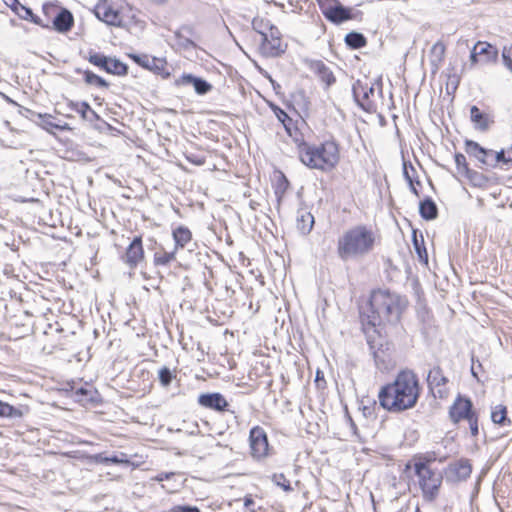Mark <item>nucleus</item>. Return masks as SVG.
Here are the masks:
<instances>
[{
	"instance_id": "nucleus-1",
	"label": "nucleus",
	"mask_w": 512,
	"mask_h": 512,
	"mask_svg": "<svg viewBox=\"0 0 512 512\" xmlns=\"http://www.w3.org/2000/svg\"><path fill=\"white\" fill-rule=\"evenodd\" d=\"M407 305L405 296L386 289L374 290L366 306L360 310L365 333L371 329L380 336L381 326L397 325Z\"/></svg>"
},
{
	"instance_id": "nucleus-2",
	"label": "nucleus",
	"mask_w": 512,
	"mask_h": 512,
	"mask_svg": "<svg viewBox=\"0 0 512 512\" xmlns=\"http://www.w3.org/2000/svg\"><path fill=\"white\" fill-rule=\"evenodd\" d=\"M421 393L418 376L409 369L401 370L392 383L378 392L379 405L390 413H402L416 406Z\"/></svg>"
},
{
	"instance_id": "nucleus-3",
	"label": "nucleus",
	"mask_w": 512,
	"mask_h": 512,
	"mask_svg": "<svg viewBox=\"0 0 512 512\" xmlns=\"http://www.w3.org/2000/svg\"><path fill=\"white\" fill-rule=\"evenodd\" d=\"M300 161L310 169L331 171L340 161L339 144L329 139L320 144H309L304 139H296Z\"/></svg>"
},
{
	"instance_id": "nucleus-4",
	"label": "nucleus",
	"mask_w": 512,
	"mask_h": 512,
	"mask_svg": "<svg viewBox=\"0 0 512 512\" xmlns=\"http://www.w3.org/2000/svg\"><path fill=\"white\" fill-rule=\"evenodd\" d=\"M374 245V232L366 225H356L338 238L337 255L344 262L362 259L373 251Z\"/></svg>"
},
{
	"instance_id": "nucleus-5",
	"label": "nucleus",
	"mask_w": 512,
	"mask_h": 512,
	"mask_svg": "<svg viewBox=\"0 0 512 512\" xmlns=\"http://www.w3.org/2000/svg\"><path fill=\"white\" fill-rule=\"evenodd\" d=\"M414 471L418 477L424 500L434 501L438 497L444 474L433 469H426L423 464H414Z\"/></svg>"
},
{
	"instance_id": "nucleus-6",
	"label": "nucleus",
	"mask_w": 512,
	"mask_h": 512,
	"mask_svg": "<svg viewBox=\"0 0 512 512\" xmlns=\"http://www.w3.org/2000/svg\"><path fill=\"white\" fill-rule=\"evenodd\" d=\"M261 24L264 26L265 29H268V32L262 29H257L255 26V22L253 23V28L261 35V54L265 57L273 58L279 57L282 54H284L287 45L282 44L281 33L279 29L275 25L271 24L269 21H267L265 24H263V21H261Z\"/></svg>"
},
{
	"instance_id": "nucleus-7",
	"label": "nucleus",
	"mask_w": 512,
	"mask_h": 512,
	"mask_svg": "<svg viewBox=\"0 0 512 512\" xmlns=\"http://www.w3.org/2000/svg\"><path fill=\"white\" fill-rule=\"evenodd\" d=\"M87 59L94 66L112 75L126 76L129 72L128 65L116 57L106 56L91 50Z\"/></svg>"
},
{
	"instance_id": "nucleus-8",
	"label": "nucleus",
	"mask_w": 512,
	"mask_h": 512,
	"mask_svg": "<svg viewBox=\"0 0 512 512\" xmlns=\"http://www.w3.org/2000/svg\"><path fill=\"white\" fill-rule=\"evenodd\" d=\"M250 455L255 460H263L269 455V442L265 430L254 426L249 431Z\"/></svg>"
},
{
	"instance_id": "nucleus-9",
	"label": "nucleus",
	"mask_w": 512,
	"mask_h": 512,
	"mask_svg": "<svg viewBox=\"0 0 512 512\" xmlns=\"http://www.w3.org/2000/svg\"><path fill=\"white\" fill-rule=\"evenodd\" d=\"M319 7L324 17L333 24L339 25L354 18L352 8L338 0H330V3L319 1Z\"/></svg>"
},
{
	"instance_id": "nucleus-10",
	"label": "nucleus",
	"mask_w": 512,
	"mask_h": 512,
	"mask_svg": "<svg viewBox=\"0 0 512 512\" xmlns=\"http://www.w3.org/2000/svg\"><path fill=\"white\" fill-rule=\"evenodd\" d=\"M448 413L451 422L458 424L463 420L467 421L476 413V411L474 410L473 402L469 397L458 394L452 405L449 407Z\"/></svg>"
},
{
	"instance_id": "nucleus-11",
	"label": "nucleus",
	"mask_w": 512,
	"mask_h": 512,
	"mask_svg": "<svg viewBox=\"0 0 512 512\" xmlns=\"http://www.w3.org/2000/svg\"><path fill=\"white\" fill-rule=\"evenodd\" d=\"M472 473V465L469 459L461 458L450 463L444 470V478L447 483L456 484L466 481Z\"/></svg>"
},
{
	"instance_id": "nucleus-12",
	"label": "nucleus",
	"mask_w": 512,
	"mask_h": 512,
	"mask_svg": "<svg viewBox=\"0 0 512 512\" xmlns=\"http://www.w3.org/2000/svg\"><path fill=\"white\" fill-rule=\"evenodd\" d=\"M448 378L444 375L443 369L436 365L427 375V385L434 398L445 399L447 398L449 391L446 388Z\"/></svg>"
},
{
	"instance_id": "nucleus-13",
	"label": "nucleus",
	"mask_w": 512,
	"mask_h": 512,
	"mask_svg": "<svg viewBox=\"0 0 512 512\" xmlns=\"http://www.w3.org/2000/svg\"><path fill=\"white\" fill-rule=\"evenodd\" d=\"M130 58L139 66L162 76L164 79L170 77V72L167 70V62L165 59L151 57L146 54H130Z\"/></svg>"
},
{
	"instance_id": "nucleus-14",
	"label": "nucleus",
	"mask_w": 512,
	"mask_h": 512,
	"mask_svg": "<svg viewBox=\"0 0 512 512\" xmlns=\"http://www.w3.org/2000/svg\"><path fill=\"white\" fill-rule=\"evenodd\" d=\"M373 85H369L367 82L357 80L352 86V94L357 105L364 111H371L373 108L369 101L370 95L374 94Z\"/></svg>"
},
{
	"instance_id": "nucleus-15",
	"label": "nucleus",
	"mask_w": 512,
	"mask_h": 512,
	"mask_svg": "<svg viewBox=\"0 0 512 512\" xmlns=\"http://www.w3.org/2000/svg\"><path fill=\"white\" fill-rule=\"evenodd\" d=\"M175 86H192L198 95H206L212 91L213 86L202 77L195 76L190 73H183L174 82Z\"/></svg>"
},
{
	"instance_id": "nucleus-16",
	"label": "nucleus",
	"mask_w": 512,
	"mask_h": 512,
	"mask_svg": "<svg viewBox=\"0 0 512 512\" xmlns=\"http://www.w3.org/2000/svg\"><path fill=\"white\" fill-rule=\"evenodd\" d=\"M144 259V248L142 243V236L138 235L133 238L128 247L126 248L123 261L129 268L134 269Z\"/></svg>"
},
{
	"instance_id": "nucleus-17",
	"label": "nucleus",
	"mask_w": 512,
	"mask_h": 512,
	"mask_svg": "<svg viewBox=\"0 0 512 512\" xmlns=\"http://www.w3.org/2000/svg\"><path fill=\"white\" fill-rule=\"evenodd\" d=\"M198 404L204 408L214 410L216 412H224L228 410V402L219 392L202 393L198 396Z\"/></svg>"
},
{
	"instance_id": "nucleus-18",
	"label": "nucleus",
	"mask_w": 512,
	"mask_h": 512,
	"mask_svg": "<svg viewBox=\"0 0 512 512\" xmlns=\"http://www.w3.org/2000/svg\"><path fill=\"white\" fill-rule=\"evenodd\" d=\"M95 16L104 23L120 27L122 25V16L120 12L107 3H98L94 8Z\"/></svg>"
},
{
	"instance_id": "nucleus-19",
	"label": "nucleus",
	"mask_w": 512,
	"mask_h": 512,
	"mask_svg": "<svg viewBox=\"0 0 512 512\" xmlns=\"http://www.w3.org/2000/svg\"><path fill=\"white\" fill-rule=\"evenodd\" d=\"M465 151L469 156L475 157L481 164L494 167V164H491L493 150L486 149L473 140H466Z\"/></svg>"
},
{
	"instance_id": "nucleus-20",
	"label": "nucleus",
	"mask_w": 512,
	"mask_h": 512,
	"mask_svg": "<svg viewBox=\"0 0 512 512\" xmlns=\"http://www.w3.org/2000/svg\"><path fill=\"white\" fill-rule=\"evenodd\" d=\"M272 109L277 119L283 124L286 133L292 138L295 144L296 139H304L303 134L300 132L294 120L282 108L274 105Z\"/></svg>"
},
{
	"instance_id": "nucleus-21",
	"label": "nucleus",
	"mask_w": 512,
	"mask_h": 512,
	"mask_svg": "<svg viewBox=\"0 0 512 512\" xmlns=\"http://www.w3.org/2000/svg\"><path fill=\"white\" fill-rule=\"evenodd\" d=\"M53 29L59 33L69 32L74 25V17L71 11L60 8L52 21Z\"/></svg>"
},
{
	"instance_id": "nucleus-22",
	"label": "nucleus",
	"mask_w": 512,
	"mask_h": 512,
	"mask_svg": "<svg viewBox=\"0 0 512 512\" xmlns=\"http://www.w3.org/2000/svg\"><path fill=\"white\" fill-rule=\"evenodd\" d=\"M23 110H24V113H22V114L25 117L34 121L35 123H37L39 126H41L43 129H45L47 131H51V129H53V128L60 129V130L64 129L63 126L52 122L53 116L50 114L36 113L28 108H23Z\"/></svg>"
},
{
	"instance_id": "nucleus-23",
	"label": "nucleus",
	"mask_w": 512,
	"mask_h": 512,
	"mask_svg": "<svg viewBox=\"0 0 512 512\" xmlns=\"http://www.w3.org/2000/svg\"><path fill=\"white\" fill-rule=\"evenodd\" d=\"M90 460L97 464H115V465H124L128 466L130 465V460L128 458V455L126 453L120 452L115 453L111 456H106L104 453H98L90 456Z\"/></svg>"
},
{
	"instance_id": "nucleus-24",
	"label": "nucleus",
	"mask_w": 512,
	"mask_h": 512,
	"mask_svg": "<svg viewBox=\"0 0 512 512\" xmlns=\"http://www.w3.org/2000/svg\"><path fill=\"white\" fill-rule=\"evenodd\" d=\"M310 68L326 85V88H329L336 82V78L332 70L323 61H312Z\"/></svg>"
},
{
	"instance_id": "nucleus-25",
	"label": "nucleus",
	"mask_w": 512,
	"mask_h": 512,
	"mask_svg": "<svg viewBox=\"0 0 512 512\" xmlns=\"http://www.w3.org/2000/svg\"><path fill=\"white\" fill-rule=\"evenodd\" d=\"M470 119L474 123L475 128L480 131H487L490 124L494 121L489 115L482 112L476 105L470 107Z\"/></svg>"
},
{
	"instance_id": "nucleus-26",
	"label": "nucleus",
	"mask_w": 512,
	"mask_h": 512,
	"mask_svg": "<svg viewBox=\"0 0 512 512\" xmlns=\"http://www.w3.org/2000/svg\"><path fill=\"white\" fill-rule=\"evenodd\" d=\"M69 107L80 114L81 118L83 120H86L88 122H95L100 119L99 115L91 108L88 102L82 101V102H73L71 101L69 103Z\"/></svg>"
},
{
	"instance_id": "nucleus-27",
	"label": "nucleus",
	"mask_w": 512,
	"mask_h": 512,
	"mask_svg": "<svg viewBox=\"0 0 512 512\" xmlns=\"http://www.w3.org/2000/svg\"><path fill=\"white\" fill-rule=\"evenodd\" d=\"M367 343L369 345L371 354L373 355L376 366L379 369L386 368L387 354L383 349V343L379 342L376 344L375 340L371 339V336H367Z\"/></svg>"
},
{
	"instance_id": "nucleus-28",
	"label": "nucleus",
	"mask_w": 512,
	"mask_h": 512,
	"mask_svg": "<svg viewBox=\"0 0 512 512\" xmlns=\"http://www.w3.org/2000/svg\"><path fill=\"white\" fill-rule=\"evenodd\" d=\"M314 223V216L310 212L303 209L298 211L296 226L302 235H308L313 229Z\"/></svg>"
},
{
	"instance_id": "nucleus-29",
	"label": "nucleus",
	"mask_w": 512,
	"mask_h": 512,
	"mask_svg": "<svg viewBox=\"0 0 512 512\" xmlns=\"http://www.w3.org/2000/svg\"><path fill=\"white\" fill-rule=\"evenodd\" d=\"M175 242L174 250L185 248L192 241V233L188 227L180 225L172 231Z\"/></svg>"
},
{
	"instance_id": "nucleus-30",
	"label": "nucleus",
	"mask_w": 512,
	"mask_h": 512,
	"mask_svg": "<svg viewBox=\"0 0 512 512\" xmlns=\"http://www.w3.org/2000/svg\"><path fill=\"white\" fill-rule=\"evenodd\" d=\"M419 214L426 221H431L437 218L438 207L431 197L427 196L420 201Z\"/></svg>"
},
{
	"instance_id": "nucleus-31",
	"label": "nucleus",
	"mask_w": 512,
	"mask_h": 512,
	"mask_svg": "<svg viewBox=\"0 0 512 512\" xmlns=\"http://www.w3.org/2000/svg\"><path fill=\"white\" fill-rule=\"evenodd\" d=\"M75 72L77 74H83L84 76V82L87 85L96 86L98 88H108L109 83L102 78L101 76L95 74L94 72L90 70H82L81 68H76Z\"/></svg>"
},
{
	"instance_id": "nucleus-32",
	"label": "nucleus",
	"mask_w": 512,
	"mask_h": 512,
	"mask_svg": "<svg viewBox=\"0 0 512 512\" xmlns=\"http://www.w3.org/2000/svg\"><path fill=\"white\" fill-rule=\"evenodd\" d=\"M491 421L500 426L511 425V420L507 416V407L502 404H498L492 407L491 410Z\"/></svg>"
},
{
	"instance_id": "nucleus-33",
	"label": "nucleus",
	"mask_w": 512,
	"mask_h": 512,
	"mask_svg": "<svg viewBox=\"0 0 512 512\" xmlns=\"http://www.w3.org/2000/svg\"><path fill=\"white\" fill-rule=\"evenodd\" d=\"M412 242L419 261L424 264H428V253L422 234H420L418 237L416 230H414L412 234Z\"/></svg>"
},
{
	"instance_id": "nucleus-34",
	"label": "nucleus",
	"mask_w": 512,
	"mask_h": 512,
	"mask_svg": "<svg viewBox=\"0 0 512 512\" xmlns=\"http://www.w3.org/2000/svg\"><path fill=\"white\" fill-rule=\"evenodd\" d=\"M23 415L22 407H15L0 400V418L20 419Z\"/></svg>"
},
{
	"instance_id": "nucleus-35",
	"label": "nucleus",
	"mask_w": 512,
	"mask_h": 512,
	"mask_svg": "<svg viewBox=\"0 0 512 512\" xmlns=\"http://www.w3.org/2000/svg\"><path fill=\"white\" fill-rule=\"evenodd\" d=\"M344 41L349 48L354 50L363 48L367 45L366 37L362 33L356 31H351L346 34Z\"/></svg>"
},
{
	"instance_id": "nucleus-36",
	"label": "nucleus",
	"mask_w": 512,
	"mask_h": 512,
	"mask_svg": "<svg viewBox=\"0 0 512 512\" xmlns=\"http://www.w3.org/2000/svg\"><path fill=\"white\" fill-rule=\"evenodd\" d=\"M11 10L21 19L32 17V9L23 5L19 0H3Z\"/></svg>"
},
{
	"instance_id": "nucleus-37",
	"label": "nucleus",
	"mask_w": 512,
	"mask_h": 512,
	"mask_svg": "<svg viewBox=\"0 0 512 512\" xmlns=\"http://www.w3.org/2000/svg\"><path fill=\"white\" fill-rule=\"evenodd\" d=\"M475 45H480L479 49H477V52L480 56H483L485 59V62H494L498 58V50L493 45L487 43L478 41Z\"/></svg>"
},
{
	"instance_id": "nucleus-38",
	"label": "nucleus",
	"mask_w": 512,
	"mask_h": 512,
	"mask_svg": "<svg viewBox=\"0 0 512 512\" xmlns=\"http://www.w3.org/2000/svg\"><path fill=\"white\" fill-rule=\"evenodd\" d=\"M177 372L176 370H171L167 366H163L158 370V380L161 386L167 388L170 386L172 381L176 378Z\"/></svg>"
},
{
	"instance_id": "nucleus-39",
	"label": "nucleus",
	"mask_w": 512,
	"mask_h": 512,
	"mask_svg": "<svg viewBox=\"0 0 512 512\" xmlns=\"http://www.w3.org/2000/svg\"><path fill=\"white\" fill-rule=\"evenodd\" d=\"M176 251L173 250L171 252H155L153 257V262L155 266H166L171 261L175 259Z\"/></svg>"
},
{
	"instance_id": "nucleus-40",
	"label": "nucleus",
	"mask_w": 512,
	"mask_h": 512,
	"mask_svg": "<svg viewBox=\"0 0 512 512\" xmlns=\"http://www.w3.org/2000/svg\"><path fill=\"white\" fill-rule=\"evenodd\" d=\"M174 37L177 45L184 50L195 49L197 47L196 43L191 38L184 35L179 29L174 32Z\"/></svg>"
},
{
	"instance_id": "nucleus-41",
	"label": "nucleus",
	"mask_w": 512,
	"mask_h": 512,
	"mask_svg": "<svg viewBox=\"0 0 512 512\" xmlns=\"http://www.w3.org/2000/svg\"><path fill=\"white\" fill-rule=\"evenodd\" d=\"M445 51V45L441 41L436 42L431 48L432 63L441 62L444 59Z\"/></svg>"
},
{
	"instance_id": "nucleus-42",
	"label": "nucleus",
	"mask_w": 512,
	"mask_h": 512,
	"mask_svg": "<svg viewBox=\"0 0 512 512\" xmlns=\"http://www.w3.org/2000/svg\"><path fill=\"white\" fill-rule=\"evenodd\" d=\"M272 482L278 487L282 488L285 492L293 491L290 481L286 479L283 473H275L271 477Z\"/></svg>"
},
{
	"instance_id": "nucleus-43",
	"label": "nucleus",
	"mask_w": 512,
	"mask_h": 512,
	"mask_svg": "<svg viewBox=\"0 0 512 512\" xmlns=\"http://www.w3.org/2000/svg\"><path fill=\"white\" fill-rule=\"evenodd\" d=\"M288 187H289V181L287 180V178L284 175H282V177L277 182V185L275 188V195L277 198L278 207L280 206L281 199H282L283 195L285 194V192L287 191Z\"/></svg>"
},
{
	"instance_id": "nucleus-44",
	"label": "nucleus",
	"mask_w": 512,
	"mask_h": 512,
	"mask_svg": "<svg viewBox=\"0 0 512 512\" xmlns=\"http://www.w3.org/2000/svg\"><path fill=\"white\" fill-rule=\"evenodd\" d=\"M454 159L456 168L460 174L464 175L466 172L469 171L470 168L468 167L465 155H463L462 153H456Z\"/></svg>"
},
{
	"instance_id": "nucleus-45",
	"label": "nucleus",
	"mask_w": 512,
	"mask_h": 512,
	"mask_svg": "<svg viewBox=\"0 0 512 512\" xmlns=\"http://www.w3.org/2000/svg\"><path fill=\"white\" fill-rule=\"evenodd\" d=\"M497 163L512 165V156L509 155L506 157L505 151L503 149L496 153L493 152V156L491 158V164H494V167H495Z\"/></svg>"
},
{
	"instance_id": "nucleus-46",
	"label": "nucleus",
	"mask_w": 512,
	"mask_h": 512,
	"mask_svg": "<svg viewBox=\"0 0 512 512\" xmlns=\"http://www.w3.org/2000/svg\"><path fill=\"white\" fill-rule=\"evenodd\" d=\"M78 396H82V400H85L87 402L96 403L98 400V393L97 391L88 390L85 388H79L76 392Z\"/></svg>"
},
{
	"instance_id": "nucleus-47",
	"label": "nucleus",
	"mask_w": 512,
	"mask_h": 512,
	"mask_svg": "<svg viewBox=\"0 0 512 512\" xmlns=\"http://www.w3.org/2000/svg\"><path fill=\"white\" fill-rule=\"evenodd\" d=\"M464 176L466 178L469 179V181L474 185V186H481L483 184V182L485 181V177L483 174L477 172V171H474L472 169H469L468 172H466L464 174Z\"/></svg>"
},
{
	"instance_id": "nucleus-48",
	"label": "nucleus",
	"mask_w": 512,
	"mask_h": 512,
	"mask_svg": "<svg viewBox=\"0 0 512 512\" xmlns=\"http://www.w3.org/2000/svg\"><path fill=\"white\" fill-rule=\"evenodd\" d=\"M416 174V169L409 161H403V176L407 183L414 181V176Z\"/></svg>"
},
{
	"instance_id": "nucleus-49",
	"label": "nucleus",
	"mask_w": 512,
	"mask_h": 512,
	"mask_svg": "<svg viewBox=\"0 0 512 512\" xmlns=\"http://www.w3.org/2000/svg\"><path fill=\"white\" fill-rule=\"evenodd\" d=\"M436 461V454L435 452L427 453L425 455H422L419 457V460L416 461L414 464H423L426 469H432L430 465Z\"/></svg>"
},
{
	"instance_id": "nucleus-50",
	"label": "nucleus",
	"mask_w": 512,
	"mask_h": 512,
	"mask_svg": "<svg viewBox=\"0 0 512 512\" xmlns=\"http://www.w3.org/2000/svg\"><path fill=\"white\" fill-rule=\"evenodd\" d=\"M504 65L512 72V47H504L502 51Z\"/></svg>"
},
{
	"instance_id": "nucleus-51",
	"label": "nucleus",
	"mask_w": 512,
	"mask_h": 512,
	"mask_svg": "<svg viewBox=\"0 0 512 512\" xmlns=\"http://www.w3.org/2000/svg\"><path fill=\"white\" fill-rule=\"evenodd\" d=\"M470 432L471 435L476 437L479 434V427H478V414L475 413L472 417H470L468 420Z\"/></svg>"
},
{
	"instance_id": "nucleus-52",
	"label": "nucleus",
	"mask_w": 512,
	"mask_h": 512,
	"mask_svg": "<svg viewBox=\"0 0 512 512\" xmlns=\"http://www.w3.org/2000/svg\"><path fill=\"white\" fill-rule=\"evenodd\" d=\"M169 512H201L197 506L192 505H176Z\"/></svg>"
},
{
	"instance_id": "nucleus-53",
	"label": "nucleus",
	"mask_w": 512,
	"mask_h": 512,
	"mask_svg": "<svg viewBox=\"0 0 512 512\" xmlns=\"http://www.w3.org/2000/svg\"><path fill=\"white\" fill-rule=\"evenodd\" d=\"M471 362V374L474 378H476L479 381L478 369H482V364L478 359L475 358L474 354L471 355Z\"/></svg>"
},
{
	"instance_id": "nucleus-54",
	"label": "nucleus",
	"mask_w": 512,
	"mask_h": 512,
	"mask_svg": "<svg viewBox=\"0 0 512 512\" xmlns=\"http://www.w3.org/2000/svg\"><path fill=\"white\" fill-rule=\"evenodd\" d=\"M317 388L324 389L326 387V380L324 378V373L321 370L316 371L315 380H314Z\"/></svg>"
},
{
	"instance_id": "nucleus-55",
	"label": "nucleus",
	"mask_w": 512,
	"mask_h": 512,
	"mask_svg": "<svg viewBox=\"0 0 512 512\" xmlns=\"http://www.w3.org/2000/svg\"><path fill=\"white\" fill-rule=\"evenodd\" d=\"M179 30L182 31L183 34L188 36L189 38L195 35V30L190 25H183V26L180 27Z\"/></svg>"
},
{
	"instance_id": "nucleus-56",
	"label": "nucleus",
	"mask_w": 512,
	"mask_h": 512,
	"mask_svg": "<svg viewBox=\"0 0 512 512\" xmlns=\"http://www.w3.org/2000/svg\"><path fill=\"white\" fill-rule=\"evenodd\" d=\"M376 404H377V403H376V401H375V400H373V402H372V405H371V406H366V405H365V406H363V414H364L365 416H370V417H371V416H373V413H374V409H375V407H376Z\"/></svg>"
},
{
	"instance_id": "nucleus-57",
	"label": "nucleus",
	"mask_w": 512,
	"mask_h": 512,
	"mask_svg": "<svg viewBox=\"0 0 512 512\" xmlns=\"http://www.w3.org/2000/svg\"><path fill=\"white\" fill-rule=\"evenodd\" d=\"M480 45H474V47L471 50L470 53V61L472 64H476L478 62V56H480L477 52V49H479Z\"/></svg>"
},
{
	"instance_id": "nucleus-58",
	"label": "nucleus",
	"mask_w": 512,
	"mask_h": 512,
	"mask_svg": "<svg viewBox=\"0 0 512 512\" xmlns=\"http://www.w3.org/2000/svg\"><path fill=\"white\" fill-rule=\"evenodd\" d=\"M187 160L195 165H203L205 163V159L203 157L198 156H187Z\"/></svg>"
},
{
	"instance_id": "nucleus-59",
	"label": "nucleus",
	"mask_w": 512,
	"mask_h": 512,
	"mask_svg": "<svg viewBox=\"0 0 512 512\" xmlns=\"http://www.w3.org/2000/svg\"><path fill=\"white\" fill-rule=\"evenodd\" d=\"M254 504H255V502L251 496H246L244 498V506L245 507L250 508V507L254 506Z\"/></svg>"
},
{
	"instance_id": "nucleus-60",
	"label": "nucleus",
	"mask_w": 512,
	"mask_h": 512,
	"mask_svg": "<svg viewBox=\"0 0 512 512\" xmlns=\"http://www.w3.org/2000/svg\"><path fill=\"white\" fill-rule=\"evenodd\" d=\"M408 184H409L410 191H411L415 196L419 197V196H420V194H419L418 189H417V188H416V186L414 185V181H412V182H410V183H408Z\"/></svg>"
},
{
	"instance_id": "nucleus-61",
	"label": "nucleus",
	"mask_w": 512,
	"mask_h": 512,
	"mask_svg": "<svg viewBox=\"0 0 512 512\" xmlns=\"http://www.w3.org/2000/svg\"><path fill=\"white\" fill-rule=\"evenodd\" d=\"M27 20H29L32 23L37 24V25L41 24L40 18L37 15H35L33 12H32V17H29Z\"/></svg>"
},
{
	"instance_id": "nucleus-62",
	"label": "nucleus",
	"mask_w": 512,
	"mask_h": 512,
	"mask_svg": "<svg viewBox=\"0 0 512 512\" xmlns=\"http://www.w3.org/2000/svg\"><path fill=\"white\" fill-rule=\"evenodd\" d=\"M4 99L6 100V102H8L9 104H13V105H17V103L12 100L10 97L4 95Z\"/></svg>"
},
{
	"instance_id": "nucleus-63",
	"label": "nucleus",
	"mask_w": 512,
	"mask_h": 512,
	"mask_svg": "<svg viewBox=\"0 0 512 512\" xmlns=\"http://www.w3.org/2000/svg\"><path fill=\"white\" fill-rule=\"evenodd\" d=\"M170 476V474L166 473V474H161L159 477H158V480L162 481L163 479H168Z\"/></svg>"
},
{
	"instance_id": "nucleus-64",
	"label": "nucleus",
	"mask_w": 512,
	"mask_h": 512,
	"mask_svg": "<svg viewBox=\"0 0 512 512\" xmlns=\"http://www.w3.org/2000/svg\"><path fill=\"white\" fill-rule=\"evenodd\" d=\"M270 81H271L274 89L280 88V85L278 83H276L274 80L270 79Z\"/></svg>"
}]
</instances>
